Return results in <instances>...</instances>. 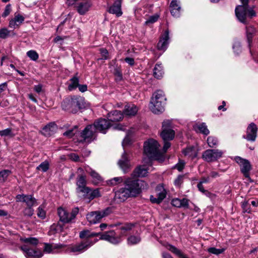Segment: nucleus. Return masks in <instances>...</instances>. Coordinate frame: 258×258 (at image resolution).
<instances>
[{
    "mask_svg": "<svg viewBox=\"0 0 258 258\" xmlns=\"http://www.w3.org/2000/svg\"><path fill=\"white\" fill-rule=\"evenodd\" d=\"M70 84L68 86V89L70 91H72L76 89L79 86V80L76 76L70 79Z\"/></svg>",
    "mask_w": 258,
    "mask_h": 258,
    "instance_id": "nucleus-38",
    "label": "nucleus"
},
{
    "mask_svg": "<svg viewBox=\"0 0 258 258\" xmlns=\"http://www.w3.org/2000/svg\"><path fill=\"white\" fill-rule=\"evenodd\" d=\"M159 144L154 139H149L144 143V148L145 154L150 159L160 161L164 160V155L159 149Z\"/></svg>",
    "mask_w": 258,
    "mask_h": 258,
    "instance_id": "nucleus-2",
    "label": "nucleus"
},
{
    "mask_svg": "<svg viewBox=\"0 0 258 258\" xmlns=\"http://www.w3.org/2000/svg\"><path fill=\"white\" fill-rule=\"evenodd\" d=\"M11 11V5L10 4L6 6L5 7V11L3 14V17H6L8 16Z\"/></svg>",
    "mask_w": 258,
    "mask_h": 258,
    "instance_id": "nucleus-62",
    "label": "nucleus"
},
{
    "mask_svg": "<svg viewBox=\"0 0 258 258\" xmlns=\"http://www.w3.org/2000/svg\"><path fill=\"white\" fill-rule=\"evenodd\" d=\"M21 240L24 242L25 244L28 245L30 244L31 245L35 246L38 243V240L35 237H28L21 238Z\"/></svg>",
    "mask_w": 258,
    "mask_h": 258,
    "instance_id": "nucleus-39",
    "label": "nucleus"
},
{
    "mask_svg": "<svg viewBox=\"0 0 258 258\" xmlns=\"http://www.w3.org/2000/svg\"><path fill=\"white\" fill-rule=\"evenodd\" d=\"M24 202L26 203L28 207H33L36 205V200L31 195H26Z\"/></svg>",
    "mask_w": 258,
    "mask_h": 258,
    "instance_id": "nucleus-41",
    "label": "nucleus"
},
{
    "mask_svg": "<svg viewBox=\"0 0 258 258\" xmlns=\"http://www.w3.org/2000/svg\"><path fill=\"white\" fill-rule=\"evenodd\" d=\"M86 175L84 174L79 175L77 180V190L78 192H88L89 187L86 186Z\"/></svg>",
    "mask_w": 258,
    "mask_h": 258,
    "instance_id": "nucleus-16",
    "label": "nucleus"
},
{
    "mask_svg": "<svg viewBox=\"0 0 258 258\" xmlns=\"http://www.w3.org/2000/svg\"><path fill=\"white\" fill-rule=\"evenodd\" d=\"M95 127V131L105 134L106 130L110 126V123L109 120L106 119L100 118L95 121L93 125Z\"/></svg>",
    "mask_w": 258,
    "mask_h": 258,
    "instance_id": "nucleus-14",
    "label": "nucleus"
},
{
    "mask_svg": "<svg viewBox=\"0 0 258 258\" xmlns=\"http://www.w3.org/2000/svg\"><path fill=\"white\" fill-rule=\"evenodd\" d=\"M32 207H28L25 208L24 211V214L25 215L31 217L33 215L34 213V210L32 208Z\"/></svg>",
    "mask_w": 258,
    "mask_h": 258,
    "instance_id": "nucleus-55",
    "label": "nucleus"
},
{
    "mask_svg": "<svg viewBox=\"0 0 258 258\" xmlns=\"http://www.w3.org/2000/svg\"><path fill=\"white\" fill-rule=\"evenodd\" d=\"M151 101H156L157 102H165L166 98L164 92L162 90H158L155 92L152 98Z\"/></svg>",
    "mask_w": 258,
    "mask_h": 258,
    "instance_id": "nucleus-34",
    "label": "nucleus"
},
{
    "mask_svg": "<svg viewBox=\"0 0 258 258\" xmlns=\"http://www.w3.org/2000/svg\"><path fill=\"white\" fill-rule=\"evenodd\" d=\"M83 193L84 194V196H86L90 200L101 196L98 189H95L92 190L90 188H89V191L88 192Z\"/></svg>",
    "mask_w": 258,
    "mask_h": 258,
    "instance_id": "nucleus-36",
    "label": "nucleus"
},
{
    "mask_svg": "<svg viewBox=\"0 0 258 258\" xmlns=\"http://www.w3.org/2000/svg\"><path fill=\"white\" fill-rule=\"evenodd\" d=\"M79 211V208L77 207L74 208L72 209L71 213L70 214L71 221L76 218V216L78 214Z\"/></svg>",
    "mask_w": 258,
    "mask_h": 258,
    "instance_id": "nucleus-60",
    "label": "nucleus"
},
{
    "mask_svg": "<svg viewBox=\"0 0 258 258\" xmlns=\"http://www.w3.org/2000/svg\"><path fill=\"white\" fill-rule=\"evenodd\" d=\"M112 213V208L107 207L106 209L98 211H93L89 213L86 215V218L90 224H96L100 222L101 219L107 217Z\"/></svg>",
    "mask_w": 258,
    "mask_h": 258,
    "instance_id": "nucleus-4",
    "label": "nucleus"
},
{
    "mask_svg": "<svg viewBox=\"0 0 258 258\" xmlns=\"http://www.w3.org/2000/svg\"><path fill=\"white\" fill-rule=\"evenodd\" d=\"M90 7L91 5L88 2L79 3L77 7V11L80 15H84L89 11Z\"/></svg>",
    "mask_w": 258,
    "mask_h": 258,
    "instance_id": "nucleus-32",
    "label": "nucleus"
},
{
    "mask_svg": "<svg viewBox=\"0 0 258 258\" xmlns=\"http://www.w3.org/2000/svg\"><path fill=\"white\" fill-rule=\"evenodd\" d=\"M118 164L120 168L123 171L124 173L127 171L130 167L129 160L127 157L126 154L124 152L121 157V159L118 162Z\"/></svg>",
    "mask_w": 258,
    "mask_h": 258,
    "instance_id": "nucleus-26",
    "label": "nucleus"
},
{
    "mask_svg": "<svg viewBox=\"0 0 258 258\" xmlns=\"http://www.w3.org/2000/svg\"><path fill=\"white\" fill-rule=\"evenodd\" d=\"M194 129L196 132H199L205 135H208L209 134L210 132L207 128L205 123H202L200 124H197L194 126Z\"/></svg>",
    "mask_w": 258,
    "mask_h": 258,
    "instance_id": "nucleus-35",
    "label": "nucleus"
},
{
    "mask_svg": "<svg viewBox=\"0 0 258 258\" xmlns=\"http://www.w3.org/2000/svg\"><path fill=\"white\" fill-rule=\"evenodd\" d=\"M185 166V162L184 161L179 160V162L174 165L173 168L177 169L179 171H181L184 168Z\"/></svg>",
    "mask_w": 258,
    "mask_h": 258,
    "instance_id": "nucleus-52",
    "label": "nucleus"
},
{
    "mask_svg": "<svg viewBox=\"0 0 258 258\" xmlns=\"http://www.w3.org/2000/svg\"><path fill=\"white\" fill-rule=\"evenodd\" d=\"M207 143L209 146L211 148H214L216 147L218 143V141L216 137L210 136L207 138Z\"/></svg>",
    "mask_w": 258,
    "mask_h": 258,
    "instance_id": "nucleus-42",
    "label": "nucleus"
},
{
    "mask_svg": "<svg viewBox=\"0 0 258 258\" xmlns=\"http://www.w3.org/2000/svg\"><path fill=\"white\" fill-rule=\"evenodd\" d=\"M165 102H157L156 101H151V105L150 106L151 111L155 114H158L162 112L164 110V105Z\"/></svg>",
    "mask_w": 258,
    "mask_h": 258,
    "instance_id": "nucleus-24",
    "label": "nucleus"
},
{
    "mask_svg": "<svg viewBox=\"0 0 258 258\" xmlns=\"http://www.w3.org/2000/svg\"><path fill=\"white\" fill-rule=\"evenodd\" d=\"M24 20L25 18L23 16L19 14L15 15V17L10 21L9 27L13 29L18 28L23 23Z\"/></svg>",
    "mask_w": 258,
    "mask_h": 258,
    "instance_id": "nucleus-21",
    "label": "nucleus"
},
{
    "mask_svg": "<svg viewBox=\"0 0 258 258\" xmlns=\"http://www.w3.org/2000/svg\"><path fill=\"white\" fill-rule=\"evenodd\" d=\"M156 190L157 191V197L159 198V201L162 202L166 197V190L162 186H158Z\"/></svg>",
    "mask_w": 258,
    "mask_h": 258,
    "instance_id": "nucleus-37",
    "label": "nucleus"
},
{
    "mask_svg": "<svg viewBox=\"0 0 258 258\" xmlns=\"http://www.w3.org/2000/svg\"><path fill=\"white\" fill-rule=\"evenodd\" d=\"M57 213L59 220L63 223H68L71 221L70 213L61 207L58 208Z\"/></svg>",
    "mask_w": 258,
    "mask_h": 258,
    "instance_id": "nucleus-25",
    "label": "nucleus"
},
{
    "mask_svg": "<svg viewBox=\"0 0 258 258\" xmlns=\"http://www.w3.org/2000/svg\"><path fill=\"white\" fill-rule=\"evenodd\" d=\"M181 207L187 208L188 206V200L185 198L180 199Z\"/></svg>",
    "mask_w": 258,
    "mask_h": 258,
    "instance_id": "nucleus-64",
    "label": "nucleus"
},
{
    "mask_svg": "<svg viewBox=\"0 0 258 258\" xmlns=\"http://www.w3.org/2000/svg\"><path fill=\"white\" fill-rule=\"evenodd\" d=\"M223 154V151L218 149H208L203 153L202 157L207 162H212L221 158Z\"/></svg>",
    "mask_w": 258,
    "mask_h": 258,
    "instance_id": "nucleus-9",
    "label": "nucleus"
},
{
    "mask_svg": "<svg viewBox=\"0 0 258 258\" xmlns=\"http://www.w3.org/2000/svg\"><path fill=\"white\" fill-rule=\"evenodd\" d=\"M247 8L246 6H238L235 8V12L237 19L241 23L246 24V17L247 15Z\"/></svg>",
    "mask_w": 258,
    "mask_h": 258,
    "instance_id": "nucleus-13",
    "label": "nucleus"
},
{
    "mask_svg": "<svg viewBox=\"0 0 258 258\" xmlns=\"http://www.w3.org/2000/svg\"><path fill=\"white\" fill-rule=\"evenodd\" d=\"M138 112V108L133 104H127L125 106L124 114L128 116L135 115Z\"/></svg>",
    "mask_w": 258,
    "mask_h": 258,
    "instance_id": "nucleus-29",
    "label": "nucleus"
},
{
    "mask_svg": "<svg viewBox=\"0 0 258 258\" xmlns=\"http://www.w3.org/2000/svg\"><path fill=\"white\" fill-rule=\"evenodd\" d=\"M183 178V175H178L174 180V185L176 186L179 187L182 183Z\"/></svg>",
    "mask_w": 258,
    "mask_h": 258,
    "instance_id": "nucleus-59",
    "label": "nucleus"
},
{
    "mask_svg": "<svg viewBox=\"0 0 258 258\" xmlns=\"http://www.w3.org/2000/svg\"><path fill=\"white\" fill-rule=\"evenodd\" d=\"M123 181L122 177H116L107 181V184L110 185L114 186L121 183Z\"/></svg>",
    "mask_w": 258,
    "mask_h": 258,
    "instance_id": "nucleus-43",
    "label": "nucleus"
},
{
    "mask_svg": "<svg viewBox=\"0 0 258 258\" xmlns=\"http://www.w3.org/2000/svg\"><path fill=\"white\" fill-rule=\"evenodd\" d=\"M141 237L139 235H131L127 238V244L134 245L139 243L141 241Z\"/></svg>",
    "mask_w": 258,
    "mask_h": 258,
    "instance_id": "nucleus-40",
    "label": "nucleus"
},
{
    "mask_svg": "<svg viewBox=\"0 0 258 258\" xmlns=\"http://www.w3.org/2000/svg\"><path fill=\"white\" fill-rule=\"evenodd\" d=\"M164 141L173 139L175 132L172 129L171 121L169 120H164L162 123V131L160 134Z\"/></svg>",
    "mask_w": 258,
    "mask_h": 258,
    "instance_id": "nucleus-5",
    "label": "nucleus"
},
{
    "mask_svg": "<svg viewBox=\"0 0 258 258\" xmlns=\"http://www.w3.org/2000/svg\"><path fill=\"white\" fill-rule=\"evenodd\" d=\"M61 107L65 110L75 113L85 107L84 99L78 96L66 98L61 103Z\"/></svg>",
    "mask_w": 258,
    "mask_h": 258,
    "instance_id": "nucleus-3",
    "label": "nucleus"
},
{
    "mask_svg": "<svg viewBox=\"0 0 258 258\" xmlns=\"http://www.w3.org/2000/svg\"><path fill=\"white\" fill-rule=\"evenodd\" d=\"M37 215L38 217L40 218L41 219H45L46 217V212L42 206H40L38 207Z\"/></svg>",
    "mask_w": 258,
    "mask_h": 258,
    "instance_id": "nucleus-50",
    "label": "nucleus"
},
{
    "mask_svg": "<svg viewBox=\"0 0 258 258\" xmlns=\"http://www.w3.org/2000/svg\"><path fill=\"white\" fill-rule=\"evenodd\" d=\"M257 127L256 124L253 122L250 123L246 129V135L243 138L246 140L254 142L257 137Z\"/></svg>",
    "mask_w": 258,
    "mask_h": 258,
    "instance_id": "nucleus-11",
    "label": "nucleus"
},
{
    "mask_svg": "<svg viewBox=\"0 0 258 258\" xmlns=\"http://www.w3.org/2000/svg\"><path fill=\"white\" fill-rule=\"evenodd\" d=\"M77 127L78 126L77 125L74 126L73 128L69 129L64 132L63 133V135L68 138H71L75 135L76 132V130L77 128Z\"/></svg>",
    "mask_w": 258,
    "mask_h": 258,
    "instance_id": "nucleus-44",
    "label": "nucleus"
},
{
    "mask_svg": "<svg viewBox=\"0 0 258 258\" xmlns=\"http://www.w3.org/2000/svg\"><path fill=\"white\" fill-rule=\"evenodd\" d=\"M11 171L9 170H4L0 172V181L5 182L10 174Z\"/></svg>",
    "mask_w": 258,
    "mask_h": 258,
    "instance_id": "nucleus-45",
    "label": "nucleus"
},
{
    "mask_svg": "<svg viewBox=\"0 0 258 258\" xmlns=\"http://www.w3.org/2000/svg\"><path fill=\"white\" fill-rule=\"evenodd\" d=\"M96 131L92 124L87 125L81 133V142H91L95 138Z\"/></svg>",
    "mask_w": 258,
    "mask_h": 258,
    "instance_id": "nucleus-10",
    "label": "nucleus"
},
{
    "mask_svg": "<svg viewBox=\"0 0 258 258\" xmlns=\"http://www.w3.org/2000/svg\"><path fill=\"white\" fill-rule=\"evenodd\" d=\"M170 13L174 17H179L180 15L181 7L178 0H172L170 4Z\"/></svg>",
    "mask_w": 258,
    "mask_h": 258,
    "instance_id": "nucleus-17",
    "label": "nucleus"
},
{
    "mask_svg": "<svg viewBox=\"0 0 258 258\" xmlns=\"http://www.w3.org/2000/svg\"><path fill=\"white\" fill-rule=\"evenodd\" d=\"M44 252L46 253H57L59 251V250L62 249L64 247V245L60 243L57 244H49L44 243Z\"/></svg>",
    "mask_w": 258,
    "mask_h": 258,
    "instance_id": "nucleus-18",
    "label": "nucleus"
},
{
    "mask_svg": "<svg viewBox=\"0 0 258 258\" xmlns=\"http://www.w3.org/2000/svg\"><path fill=\"white\" fill-rule=\"evenodd\" d=\"M20 249L27 258H40L43 255L41 250L32 248L27 244L22 245Z\"/></svg>",
    "mask_w": 258,
    "mask_h": 258,
    "instance_id": "nucleus-7",
    "label": "nucleus"
},
{
    "mask_svg": "<svg viewBox=\"0 0 258 258\" xmlns=\"http://www.w3.org/2000/svg\"><path fill=\"white\" fill-rule=\"evenodd\" d=\"M85 171L89 174L92 178L93 182L97 184L102 181L101 176L94 170L90 168L89 166L84 167Z\"/></svg>",
    "mask_w": 258,
    "mask_h": 258,
    "instance_id": "nucleus-20",
    "label": "nucleus"
},
{
    "mask_svg": "<svg viewBox=\"0 0 258 258\" xmlns=\"http://www.w3.org/2000/svg\"><path fill=\"white\" fill-rule=\"evenodd\" d=\"M10 34V31L7 28H3L0 29V38L2 39L6 38Z\"/></svg>",
    "mask_w": 258,
    "mask_h": 258,
    "instance_id": "nucleus-53",
    "label": "nucleus"
},
{
    "mask_svg": "<svg viewBox=\"0 0 258 258\" xmlns=\"http://www.w3.org/2000/svg\"><path fill=\"white\" fill-rule=\"evenodd\" d=\"M57 128V125L55 123L50 122L42 128L41 133L46 137H50L56 132Z\"/></svg>",
    "mask_w": 258,
    "mask_h": 258,
    "instance_id": "nucleus-19",
    "label": "nucleus"
},
{
    "mask_svg": "<svg viewBox=\"0 0 258 258\" xmlns=\"http://www.w3.org/2000/svg\"><path fill=\"white\" fill-rule=\"evenodd\" d=\"M27 56L32 60L36 61L38 58L39 55L36 51L34 50H29L27 52Z\"/></svg>",
    "mask_w": 258,
    "mask_h": 258,
    "instance_id": "nucleus-48",
    "label": "nucleus"
},
{
    "mask_svg": "<svg viewBox=\"0 0 258 258\" xmlns=\"http://www.w3.org/2000/svg\"><path fill=\"white\" fill-rule=\"evenodd\" d=\"M107 118L109 121H119L123 118V114L120 111L114 110L108 113Z\"/></svg>",
    "mask_w": 258,
    "mask_h": 258,
    "instance_id": "nucleus-27",
    "label": "nucleus"
},
{
    "mask_svg": "<svg viewBox=\"0 0 258 258\" xmlns=\"http://www.w3.org/2000/svg\"><path fill=\"white\" fill-rule=\"evenodd\" d=\"M172 205L176 207L180 208L181 207V201L180 199L176 198L172 200L171 202Z\"/></svg>",
    "mask_w": 258,
    "mask_h": 258,
    "instance_id": "nucleus-61",
    "label": "nucleus"
},
{
    "mask_svg": "<svg viewBox=\"0 0 258 258\" xmlns=\"http://www.w3.org/2000/svg\"><path fill=\"white\" fill-rule=\"evenodd\" d=\"M99 235L98 233L91 232L89 230H84L80 233V237L84 239L83 240H91L94 241V238Z\"/></svg>",
    "mask_w": 258,
    "mask_h": 258,
    "instance_id": "nucleus-28",
    "label": "nucleus"
},
{
    "mask_svg": "<svg viewBox=\"0 0 258 258\" xmlns=\"http://www.w3.org/2000/svg\"><path fill=\"white\" fill-rule=\"evenodd\" d=\"M158 16H152L149 18V19L145 22V24L148 25L149 24H152L155 23L158 20Z\"/></svg>",
    "mask_w": 258,
    "mask_h": 258,
    "instance_id": "nucleus-57",
    "label": "nucleus"
},
{
    "mask_svg": "<svg viewBox=\"0 0 258 258\" xmlns=\"http://www.w3.org/2000/svg\"><path fill=\"white\" fill-rule=\"evenodd\" d=\"M234 51L237 54H239L241 51V45L240 42H235L233 45Z\"/></svg>",
    "mask_w": 258,
    "mask_h": 258,
    "instance_id": "nucleus-54",
    "label": "nucleus"
},
{
    "mask_svg": "<svg viewBox=\"0 0 258 258\" xmlns=\"http://www.w3.org/2000/svg\"><path fill=\"white\" fill-rule=\"evenodd\" d=\"M133 227L132 224H125L120 227L119 229L122 234H124L125 232L131 230Z\"/></svg>",
    "mask_w": 258,
    "mask_h": 258,
    "instance_id": "nucleus-51",
    "label": "nucleus"
},
{
    "mask_svg": "<svg viewBox=\"0 0 258 258\" xmlns=\"http://www.w3.org/2000/svg\"><path fill=\"white\" fill-rule=\"evenodd\" d=\"M234 160L240 166V171L245 178L250 179L249 172L252 169L250 162L245 159L239 156H235Z\"/></svg>",
    "mask_w": 258,
    "mask_h": 258,
    "instance_id": "nucleus-6",
    "label": "nucleus"
},
{
    "mask_svg": "<svg viewBox=\"0 0 258 258\" xmlns=\"http://www.w3.org/2000/svg\"><path fill=\"white\" fill-rule=\"evenodd\" d=\"M182 153L184 156H187L191 159H194L197 157L198 155V151L194 147L190 146L184 149L182 151Z\"/></svg>",
    "mask_w": 258,
    "mask_h": 258,
    "instance_id": "nucleus-30",
    "label": "nucleus"
},
{
    "mask_svg": "<svg viewBox=\"0 0 258 258\" xmlns=\"http://www.w3.org/2000/svg\"><path fill=\"white\" fill-rule=\"evenodd\" d=\"M246 37L248 43V46L250 49V47L252 42V39L254 35L256 33L255 28L252 26H247L245 27Z\"/></svg>",
    "mask_w": 258,
    "mask_h": 258,
    "instance_id": "nucleus-22",
    "label": "nucleus"
},
{
    "mask_svg": "<svg viewBox=\"0 0 258 258\" xmlns=\"http://www.w3.org/2000/svg\"><path fill=\"white\" fill-rule=\"evenodd\" d=\"M0 136H12V130L10 128H6L4 130L0 131Z\"/></svg>",
    "mask_w": 258,
    "mask_h": 258,
    "instance_id": "nucleus-58",
    "label": "nucleus"
},
{
    "mask_svg": "<svg viewBox=\"0 0 258 258\" xmlns=\"http://www.w3.org/2000/svg\"><path fill=\"white\" fill-rule=\"evenodd\" d=\"M163 74L164 72L162 64L159 63H156L154 68V76L156 78L160 79L163 77Z\"/></svg>",
    "mask_w": 258,
    "mask_h": 258,
    "instance_id": "nucleus-33",
    "label": "nucleus"
},
{
    "mask_svg": "<svg viewBox=\"0 0 258 258\" xmlns=\"http://www.w3.org/2000/svg\"><path fill=\"white\" fill-rule=\"evenodd\" d=\"M36 169L38 170H41L43 172H46L49 169V163L47 161H44L42 162L37 167Z\"/></svg>",
    "mask_w": 258,
    "mask_h": 258,
    "instance_id": "nucleus-46",
    "label": "nucleus"
},
{
    "mask_svg": "<svg viewBox=\"0 0 258 258\" xmlns=\"http://www.w3.org/2000/svg\"><path fill=\"white\" fill-rule=\"evenodd\" d=\"M113 74L116 77V79L118 81H120L122 79V72L120 68L116 67L113 70Z\"/></svg>",
    "mask_w": 258,
    "mask_h": 258,
    "instance_id": "nucleus-47",
    "label": "nucleus"
},
{
    "mask_svg": "<svg viewBox=\"0 0 258 258\" xmlns=\"http://www.w3.org/2000/svg\"><path fill=\"white\" fill-rule=\"evenodd\" d=\"M97 240V238H94V241L91 240H83L80 243L70 247V251L74 252H83L95 243Z\"/></svg>",
    "mask_w": 258,
    "mask_h": 258,
    "instance_id": "nucleus-8",
    "label": "nucleus"
},
{
    "mask_svg": "<svg viewBox=\"0 0 258 258\" xmlns=\"http://www.w3.org/2000/svg\"><path fill=\"white\" fill-rule=\"evenodd\" d=\"M169 141H164V144L163 148V154L166 152L167 150L171 146L170 143L168 142Z\"/></svg>",
    "mask_w": 258,
    "mask_h": 258,
    "instance_id": "nucleus-63",
    "label": "nucleus"
},
{
    "mask_svg": "<svg viewBox=\"0 0 258 258\" xmlns=\"http://www.w3.org/2000/svg\"><path fill=\"white\" fill-rule=\"evenodd\" d=\"M100 52L102 56L101 59H107L109 58L108 57V52L107 50L105 48H100Z\"/></svg>",
    "mask_w": 258,
    "mask_h": 258,
    "instance_id": "nucleus-56",
    "label": "nucleus"
},
{
    "mask_svg": "<svg viewBox=\"0 0 258 258\" xmlns=\"http://www.w3.org/2000/svg\"><path fill=\"white\" fill-rule=\"evenodd\" d=\"M121 0H116L112 6H111L108 12L110 14H115L117 17L120 16L122 13L121 10Z\"/></svg>",
    "mask_w": 258,
    "mask_h": 258,
    "instance_id": "nucleus-23",
    "label": "nucleus"
},
{
    "mask_svg": "<svg viewBox=\"0 0 258 258\" xmlns=\"http://www.w3.org/2000/svg\"><path fill=\"white\" fill-rule=\"evenodd\" d=\"M169 30L168 29L166 30L157 44L158 49L164 51L167 48L169 39Z\"/></svg>",
    "mask_w": 258,
    "mask_h": 258,
    "instance_id": "nucleus-15",
    "label": "nucleus"
},
{
    "mask_svg": "<svg viewBox=\"0 0 258 258\" xmlns=\"http://www.w3.org/2000/svg\"><path fill=\"white\" fill-rule=\"evenodd\" d=\"M123 187L120 188L115 193L114 199L118 202H122L130 197L138 196L142 189L148 187V184L144 180L127 178L124 181Z\"/></svg>",
    "mask_w": 258,
    "mask_h": 258,
    "instance_id": "nucleus-1",
    "label": "nucleus"
},
{
    "mask_svg": "<svg viewBox=\"0 0 258 258\" xmlns=\"http://www.w3.org/2000/svg\"><path fill=\"white\" fill-rule=\"evenodd\" d=\"M148 173V169L145 166H139L134 171L133 175L137 177L145 176Z\"/></svg>",
    "mask_w": 258,
    "mask_h": 258,
    "instance_id": "nucleus-31",
    "label": "nucleus"
},
{
    "mask_svg": "<svg viewBox=\"0 0 258 258\" xmlns=\"http://www.w3.org/2000/svg\"><path fill=\"white\" fill-rule=\"evenodd\" d=\"M225 251L224 248L218 249L215 247H210L208 249L209 253L215 254L216 255L223 253Z\"/></svg>",
    "mask_w": 258,
    "mask_h": 258,
    "instance_id": "nucleus-49",
    "label": "nucleus"
},
{
    "mask_svg": "<svg viewBox=\"0 0 258 258\" xmlns=\"http://www.w3.org/2000/svg\"><path fill=\"white\" fill-rule=\"evenodd\" d=\"M100 238L114 244L119 243L121 241L120 237L116 236L114 231H108L104 232L101 235Z\"/></svg>",
    "mask_w": 258,
    "mask_h": 258,
    "instance_id": "nucleus-12",
    "label": "nucleus"
}]
</instances>
